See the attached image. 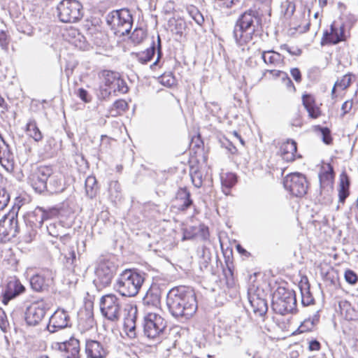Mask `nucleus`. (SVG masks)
<instances>
[{"label":"nucleus","instance_id":"nucleus-1","mask_svg":"<svg viewBox=\"0 0 358 358\" xmlns=\"http://www.w3.org/2000/svg\"><path fill=\"white\" fill-rule=\"evenodd\" d=\"M166 306L173 317L180 320L189 319L197 310L194 289L185 286L172 288L166 295Z\"/></svg>","mask_w":358,"mask_h":358},{"label":"nucleus","instance_id":"nucleus-2","mask_svg":"<svg viewBox=\"0 0 358 358\" xmlns=\"http://www.w3.org/2000/svg\"><path fill=\"white\" fill-rule=\"evenodd\" d=\"M262 17L255 9L250 8L242 13L236 20L233 37L237 45L243 46L253 39L261 27Z\"/></svg>","mask_w":358,"mask_h":358},{"label":"nucleus","instance_id":"nucleus-3","mask_svg":"<svg viewBox=\"0 0 358 358\" xmlns=\"http://www.w3.org/2000/svg\"><path fill=\"white\" fill-rule=\"evenodd\" d=\"M99 83V96L102 99L110 95H117V92L125 94L128 92L126 82L120 78L118 73L110 70H102L98 73Z\"/></svg>","mask_w":358,"mask_h":358},{"label":"nucleus","instance_id":"nucleus-4","mask_svg":"<svg viewBox=\"0 0 358 358\" xmlns=\"http://www.w3.org/2000/svg\"><path fill=\"white\" fill-rule=\"evenodd\" d=\"M144 275V273L136 269H126L118 277L115 287L122 296H134L145 280Z\"/></svg>","mask_w":358,"mask_h":358},{"label":"nucleus","instance_id":"nucleus-5","mask_svg":"<svg viewBox=\"0 0 358 358\" xmlns=\"http://www.w3.org/2000/svg\"><path fill=\"white\" fill-rule=\"evenodd\" d=\"M106 19L115 35L123 36L130 33L133 25V17L128 9L113 10L107 15Z\"/></svg>","mask_w":358,"mask_h":358},{"label":"nucleus","instance_id":"nucleus-6","mask_svg":"<svg viewBox=\"0 0 358 358\" xmlns=\"http://www.w3.org/2000/svg\"><path fill=\"white\" fill-rule=\"evenodd\" d=\"M272 308L276 313L282 315L292 313L296 308L295 292L279 287L273 295Z\"/></svg>","mask_w":358,"mask_h":358},{"label":"nucleus","instance_id":"nucleus-7","mask_svg":"<svg viewBox=\"0 0 358 358\" xmlns=\"http://www.w3.org/2000/svg\"><path fill=\"white\" fill-rule=\"evenodd\" d=\"M57 10L59 20L64 23H76L84 15L83 6L78 0H62Z\"/></svg>","mask_w":358,"mask_h":358},{"label":"nucleus","instance_id":"nucleus-8","mask_svg":"<svg viewBox=\"0 0 358 358\" xmlns=\"http://www.w3.org/2000/svg\"><path fill=\"white\" fill-rule=\"evenodd\" d=\"M116 272L115 264L106 259L100 260L95 267L93 283L98 289L108 286Z\"/></svg>","mask_w":358,"mask_h":358},{"label":"nucleus","instance_id":"nucleus-9","mask_svg":"<svg viewBox=\"0 0 358 358\" xmlns=\"http://www.w3.org/2000/svg\"><path fill=\"white\" fill-rule=\"evenodd\" d=\"M122 303L116 295L110 294L100 299V310L102 315L111 322L117 321L122 314Z\"/></svg>","mask_w":358,"mask_h":358},{"label":"nucleus","instance_id":"nucleus-10","mask_svg":"<svg viewBox=\"0 0 358 358\" xmlns=\"http://www.w3.org/2000/svg\"><path fill=\"white\" fill-rule=\"evenodd\" d=\"M143 333L149 338H160L166 328V322L159 315L149 313L143 320Z\"/></svg>","mask_w":358,"mask_h":358},{"label":"nucleus","instance_id":"nucleus-11","mask_svg":"<svg viewBox=\"0 0 358 358\" xmlns=\"http://www.w3.org/2000/svg\"><path fill=\"white\" fill-rule=\"evenodd\" d=\"M283 185L291 194L296 197L304 196L307 193L308 187L306 176L298 172L286 176L283 180Z\"/></svg>","mask_w":358,"mask_h":358},{"label":"nucleus","instance_id":"nucleus-12","mask_svg":"<svg viewBox=\"0 0 358 358\" xmlns=\"http://www.w3.org/2000/svg\"><path fill=\"white\" fill-rule=\"evenodd\" d=\"M59 211L57 208H49L45 210L42 207H36L32 212L29 213L24 217L26 227H34L39 229L42 227L44 221L51 220L57 217Z\"/></svg>","mask_w":358,"mask_h":358},{"label":"nucleus","instance_id":"nucleus-13","mask_svg":"<svg viewBox=\"0 0 358 358\" xmlns=\"http://www.w3.org/2000/svg\"><path fill=\"white\" fill-rule=\"evenodd\" d=\"M20 231L17 215L14 213L4 215L0 220V241L6 243L15 237Z\"/></svg>","mask_w":358,"mask_h":358},{"label":"nucleus","instance_id":"nucleus-14","mask_svg":"<svg viewBox=\"0 0 358 358\" xmlns=\"http://www.w3.org/2000/svg\"><path fill=\"white\" fill-rule=\"evenodd\" d=\"M334 178L333 166L330 164L322 165L319 172V180L320 195L324 198H329L333 192Z\"/></svg>","mask_w":358,"mask_h":358},{"label":"nucleus","instance_id":"nucleus-15","mask_svg":"<svg viewBox=\"0 0 358 358\" xmlns=\"http://www.w3.org/2000/svg\"><path fill=\"white\" fill-rule=\"evenodd\" d=\"M50 173L51 166H40L29 177V183L36 192H45L48 179Z\"/></svg>","mask_w":358,"mask_h":358},{"label":"nucleus","instance_id":"nucleus-16","mask_svg":"<svg viewBox=\"0 0 358 358\" xmlns=\"http://www.w3.org/2000/svg\"><path fill=\"white\" fill-rule=\"evenodd\" d=\"M345 40L344 24L338 26L335 22H334L330 26V31H329L328 30H326L324 32L323 37L321 41V45H336L341 41H345Z\"/></svg>","mask_w":358,"mask_h":358},{"label":"nucleus","instance_id":"nucleus-17","mask_svg":"<svg viewBox=\"0 0 358 358\" xmlns=\"http://www.w3.org/2000/svg\"><path fill=\"white\" fill-rule=\"evenodd\" d=\"M69 322V313L64 309H57L50 317L47 329L50 333H55L70 326Z\"/></svg>","mask_w":358,"mask_h":358},{"label":"nucleus","instance_id":"nucleus-18","mask_svg":"<svg viewBox=\"0 0 358 358\" xmlns=\"http://www.w3.org/2000/svg\"><path fill=\"white\" fill-rule=\"evenodd\" d=\"M46 309L43 303H34L27 308L25 320L30 326L37 325L44 317Z\"/></svg>","mask_w":358,"mask_h":358},{"label":"nucleus","instance_id":"nucleus-19","mask_svg":"<svg viewBox=\"0 0 358 358\" xmlns=\"http://www.w3.org/2000/svg\"><path fill=\"white\" fill-rule=\"evenodd\" d=\"M54 273L49 270L41 274H36L30 279L31 287L36 292H43L52 284Z\"/></svg>","mask_w":358,"mask_h":358},{"label":"nucleus","instance_id":"nucleus-20","mask_svg":"<svg viewBox=\"0 0 358 358\" xmlns=\"http://www.w3.org/2000/svg\"><path fill=\"white\" fill-rule=\"evenodd\" d=\"M47 189L45 192L49 194H59L66 189V185L62 176L59 173L53 171L51 167V173L48 179Z\"/></svg>","mask_w":358,"mask_h":358},{"label":"nucleus","instance_id":"nucleus-21","mask_svg":"<svg viewBox=\"0 0 358 358\" xmlns=\"http://www.w3.org/2000/svg\"><path fill=\"white\" fill-rule=\"evenodd\" d=\"M249 302L255 315L264 316L268 311V304L265 299L261 296L259 292H248Z\"/></svg>","mask_w":358,"mask_h":358},{"label":"nucleus","instance_id":"nucleus-22","mask_svg":"<svg viewBox=\"0 0 358 358\" xmlns=\"http://www.w3.org/2000/svg\"><path fill=\"white\" fill-rule=\"evenodd\" d=\"M24 290V287L21 284L19 280L14 279L10 280L3 293L2 302L5 305H7L11 299L23 293Z\"/></svg>","mask_w":358,"mask_h":358},{"label":"nucleus","instance_id":"nucleus-23","mask_svg":"<svg viewBox=\"0 0 358 358\" xmlns=\"http://www.w3.org/2000/svg\"><path fill=\"white\" fill-rule=\"evenodd\" d=\"M59 349L64 352L66 358H80V342L71 337L69 341L58 343Z\"/></svg>","mask_w":358,"mask_h":358},{"label":"nucleus","instance_id":"nucleus-24","mask_svg":"<svg viewBox=\"0 0 358 358\" xmlns=\"http://www.w3.org/2000/svg\"><path fill=\"white\" fill-rule=\"evenodd\" d=\"M85 353L87 358H105L108 350L100 342L90 340L86 342Z\"/></svg>","mask_w":358,"mask_h":358},{"label":"nucleus","instance_id":"nucleus-25","mask_svg":"<svg viewBox=\"0 0 358 358\" xmlns=\"http://www.w3.org/2000/svg\"><path fill=\"white\" fill-rule=\"evenodd\" d=\"M46 229L49 235L59 238L64 245L71 242L70 235L65 232V229L61 222H50L46 226Z\"/></svg>","mask_w":358,"mask_h":358},{"label":"nucleus","instance_id":"nucleus-26","mask_svg":"<svg viewBox=\"0 0 358 358\" xmlns=\"http://www.w3.org/2000/svg\"><path fill=\"white\" fill-rule=\"evenodd\" d=\"M176 201L178 210L181 211L187 210L193 205V201L191 199V194L187 188H180L176 196Z\"/></svg>","mask_w":358,"mask_h":358},{"label":"nucleus","instance_id":"nucleus-27","mask_svg":"<svg viewBox=\"0 0 358 358\" xmlns=\"http://www.w3.org/2000/svg\"><path fill=\"white\" fill-rule=\"evenodd\" d=\"M296 151V143L293 140H288L282 143L280 148L281 157L287 162H293L295 159Z\"/></svg>","mask_w":358,"mask_h":358},{"label":"nucleus","instance_id":"nucleus-28","mask_svg":"<svg viewBox=\"0 0 358 358\" xmlns=\"http://www.w3.org/2000/svg\"><path fill=\"white\" fill-rule=\"evenodd\" d=\"M262 59L266 64L280 66L284 64L285 57L274 50H265L262 52Z\"/></svg>","mask_w":358,"mask_h":358},{"label":"nucleus","instance_id":"nucleus-29","mask_svg":"<svg viewBox=\"0 0 358 358\" xmlns=\"http://www.w3.org/2000/svg\"><path fill=\"white\" fill-rule=\"evenodd\" d=\"M127 312V315L124 317V326L130 333L134 331L136 329V320L137 315L136 306H127L124 308Z\"/></svg>","mask_w":358,"mask_h":358},{"label":"nucleus","instance_id":"nucleus-30","mask_svg":"<svg viewBox=\"0 0 358 358\" xmlns=\"http://www.w3.org/2000/svg\"><path fill=\"white\" fill-rule=\"evenodd\" d=\"M340 188L338 191L339 202L344 203L349 196L350 179L346 173L343 172L340 176Z\"/></svg>","mask_w":358,"mask_h":358},{"label":"nucleus","instance_id":"nucleus-31","mask_svg":"<svg viewBox=\"0 0 358 358\" xmlns=\"http://www.w3.org/2000/svg\"><path fill=\"white\" fill-rule=\"evenodd\" d=\"M161 294L158 287H152L143 298V303L148 306L157 307L160 304Z\"/></svg>","mask_w":358,"mask_h":358},{"label":"nucleus","instance_id":"nucleus-32","mask_svg":"<svg viewBox=\"0 0 358 358\" xmlns=\"http://www.w3.org/2000/svg\"><path fill=\"white\" fill-rule=\"evenodd\" d=\"M26 130L27 134L35 141L38 142L42 140V133L37 127L36 122L34 120H29L26 125Z\"/></svg>","mask_w":358,"mask_h":358},{"label":"nucleus","instance_id":"nucleus-33","mask_svg":"<svg viewBox=\"0 0 358 358\" xmlns=\"http://www.w3.org/2000/svg\"><path fill=\"white\" fill-rule=\"evenodd\" d=\"M236 176L233 173H227L221 177L223 192L228 194L230 189L236 183Z\"/></svg>","mask_w":358,"mask_h":358},{"label":"nucleus","instance_id":"nucleus-34","mask_svg":"<svg viewBox=\"0 0 358 358\" xmlns=\"http://www.w3.org/2000/svg\"><path fill=\"white\" fill-rule=\"evenodd\" d=\"M85 192L86 195L90 198H94L97 192L96 179L93 176H89L85 180Z\"/></svg>","mask_w":358,"mask_h":358},{"label":"nucleus","instance_id":"nucleus-35","mask_svg":"<svg viewBox=\"0 0 358 358\" xmlns=\"http://www.w3.org/2000/svg\"><path fill=\"white\" fill-rule=\"evenodd\" d=\"M155 54V42L153 41L152 45L148 48L145 51L138 53L137 55L138 60L141 64H146L150 62Z\"/></svg>","mask_w":358,"mask_h":358},{"label":"nucleus","instance_id":"nucleus-36","mask_svg":"<svg viewBox=\"0 0 358 358\" xmlns=\"http://www.w3.org/2000/svg\"><path fill=\"white\" fill-rule=\"evenodd\" d=\"M68 244L66 250L64 249L65 251V257L67 263L73 265L76 260V250L78 248V244L76 243H71V242Z\"/></svg>","mask_w":358,"mask_h":358},{"label":"nucleus","instance_id":"nucleus-37","mask_svg":"<svg viewBox=\"0 0 358 358\" xmlns=\"http://www.w3.org/2000/svg\"><path fill=\"white\" fill-rule=\"evenodd\" d=\"M301 303L303 306H308L312 305L314 303L315 299L310 292L309 286H308L306 288L301 287Z\"/></svg>","mask_w":358,"mask_h":358},{"label":"nucleus","instance_id":"nucleus-38","mask_svg":"<svg viewBox=\"0 0 358 358\" xmlns=\"http://www.w3.org/2000/svg\"><path fill=\"white\" fill-rule=\"evenodd\" d=\"M145 37V32L142 28H136L130 36L131 40L136 44L141 43Z\"/></svg>","mask_w":358,"mask_h":358},{"label":"nucleus","instance_id":"nucleus-39","mask_svg":"<svg viewBox=\"0 0 358 358\" xmlns=\"http://www.w3.org/2000/svg\"><path fill=\"white\" fill-rule=\"evenodd\" d=\"M354 76L352 73H348L343 76L341 79L337 80L336 86H338L342 90L347 89L351 84L352 77Z\"/></svg>","mask_w":358,"mask_h":358},{"label":"nucleus","instance_id":"nucleus-40","mask_svg":"<svg viewBox=\"0 0 358 358\" xmlns=\"http://www.w3.org/2000/svg\"><path fill=\"white\" fill-rule=\"evenodd\" d=\"M344 278L345 281L351 285H355L358 282L357 274L351 269L345 270L344 273Z\"/></svg>","mask_w":358,"mask_h":358},{"label":"nucleus","instance_id":"nucleus-41","mask_svg":"<svg viewBox=\"0 0 358 358\" xmlns=\"http://www.w3.org/2000/svg\"><path fill=\"white\" fill-rule=\"evenodd\" d=\"M37 234V229L34 227H27V231L22 236V241L27 243H31Z\"/></svg>","mask_w":358,"mask_h":358},{"label":"nucleus","instance_id":"nucleus-42","mask_svg":"<svg viewBox=\"0 0 358 358\" xmlns=\"http://www.w3.org/2000/svg\"><path fill=\"white\" fill-rule=\"evenodd\" d=\"M160 83L164 85V86H167V87H171L173 85H175V83H176V79L174 78V76H173V73H164L161 77H160Z\"/></svg>","mask_w":358,"mask_h":358},{"label":"nucleus","instance_id":"nucleus-43","mask_svg":"<svg viewBox=\"0 0 358 358\" xmlns=\"http://www.w3.org/2000/svg\"><path fill=\"white\" fill-rule=\"evenodd\" d=\"M317 129H319L321 132L323 142L327 145L331 144L332 138L331 136L330 129L327 127H322L320 126H317Z\"/></svg>","mask_w":358,"mask_h":358},{"label":"nucleus","instance_id":"nucleus-44","mask_svg":"<svg viewBox=\"0 0 358 358\" xmlns=\"http://www.w3.org/2000/svg\"><path fill=\"white\" fill-rule=\"evenodd\" d=\"M280 50L287 51L290 55L292 56H299L301 55L302 51L300 48L297 47H289L287 44H282L280 46Z\"/></svg>","mask_w":358,"mask_h":358},{"label":"nucleus","instance_id":"nucleus-45","mask_svg":"<svg viewBox=\"0 0 358 358\" xmlns=\"http://www.w3.org/2000/svg\"><path fill=\"white\" fill-rule=\"evenodd\" d=\"M192 181L196 187H200L202 185V174L201 172L195 171L191 174Z\"/></svg>","mask_w":358,"mask_h":358},{"label":"nucleus","instance_id":"nucleus-46","mask_svg":"<svg viewBox=\"0 0 358 358\" xmlns=\"http://www.w3.org/2000/svg\"><path fill=\"white\" fill-rule=\"evenodd\" d=\"M10 196L8 192L2 189L0 191V210L3 209L8 203Z\"/></svg>","mask_w":358,"mask_h":358},{"label":"nucleus","instance_id":"nucleus-47","mask_svg":"<svg viewBox=\"0 0 358 358\" xmlns=\"http://www.w3.org/2000/svg\"><path fill=\"white\" fill-rule=\"evenodd\" d=\"M310 117L315 119L320 116L321 111L320 108L315 104L306 109Z\"/></svg>","mask_w":358,"mask_h":358},{"label":"nucleus","instance_id":"nucleus-48","mask_svg":"<svg viewBox=\"0 0 358 358\" xmlns=\"http://www.w3.org/2000/svg\"><path fill=\"white\" fill-rule=\"evenodd\" d=\"M302 102L306 109L316 104L314 97L310 94H303Z\"/></svg>","mask_w":358,"mask_h":358},{"label":"nucleus","instance_id":"nucleus-49","mask_svg":"<svg viewBox=\"0 0 358 358\" xmlns=\"http://www.w3.org/2000/svg\"><path fill=\"white\" fill-rule=\"evenodd\" d=\"M186 28V23L184 20L179 19L176 20L174 29L176 34L182 35Z\"/></svg>","mask_w":358,"mask_h":358},{"label":"nucleus","instance_id":"nucleus-50","mask_svg":"<svg viewBox=\"0 0 358 358\" xmlns=\"http://www.w3.org/2000/svg\"><path fill=\"white\" fill-rule=\"evenodd\" d=\"M113 106L119 110V112H123L127 110L128 104L123 99H119L115 101Z\"/></svg>","mask_w":358,"mask_h":358},{"label":"nucleus","instance_id":"nucleus-51","mask_svg":"<svg viewBox=\"0 0 358 358\" xmlns=\"http://www.w3.org/2000/svg\"><path fill=\"white\" fill-rule=\"evenodd\" d=\"M320 310H317L312 317H308L307 320H305V324L310 323L311 327H314L316 325L320 320Z\"/></svg>","mask_w":358,"mask_h":358},{"label":"nucleus","instance_id":"nucleus-52","mask_svg":"<svg viewBox=\"0 0 358 358\" xmlns=\"http://www.w3.org/2000/svg\"><path fill=\"white\" fill-rule=\"evenodd\" d=\"M291 75L296 82L300 83L301 81V71L298 68H293L290 70Z\"/></svg>","mask_w":358,"mask_h":358},{"label":"nucleus","instance_id":"nucleus-53","mask_svg":"<svg viewBox=\"0 0 358 358\" xmlns=\"http://www.w3.org/2000/svg\"><path fill=\"white\" fill-rule=\"evenodd\" d=\"M162 56V52L161 39H160L159 35H158L157 36V58L156 61L151 65V67L157 65V62H159V60Z\"/></svg>","mask_w":358,"mask_h":358},{"label":"nucleus","instance_id":"nucleus-54","mask_svg":"<svg viewBox=\"0 0 358 358\" xmlns=\"http://www.w3.org/2000/svg\"><path fill=\"white\" fill-rule=\"evenodd\" d=\"M266 73H269L271 74L273 77H281L282 79H284V77H287V73L285 72L281 71H277V70H266Z\"/></svg>","mask_w":358,"mask_h":358},{"label":"nucleus","instance_id":"nucleus-55","mask_svg":"<svg viewBox=\"0 0 358 358\" xmlns=\"http://www.w3.org/2000/svg\"><path fill=\"white\" fill-rule=\"evenodd\" d=\"M78 96L85 102L87 103L90 101V99H88V92L87 90H85L83 88H80L78 90Z\"/></svg>","mask_w":358,"mask_h":358},{"label":"nucleus","instance_id":"nucleus-56","mask_svg":"<svg viewBox=\"0 0 358 358\" xmlns=\"http://www.w3.org/2000/svg\"><path fill=\"white\" fill-rule=\"evenodd\" d=\"M308 349L310 351H317L320 349V343L317 340H312L309 342Z\"/></svg>","mask_w":358,"mask_h":358},{"label":"nucleus","instance_id":"nucleus-57","mask_svg":"<svg viewBox=\"0 0 358 358\" xmlns=\"http://www.w3.org/2000/svg\"><path fill=\"white\" fill-rule=\"evenodd\" d=\"M352 107V102L351 101H345L341 107L342 110L343 111V115L348 113Z\"/></svg>","mask_w":358,"mask_h":358},{"label":"nucleus","instance_id":"nucleus-58","mask_svg":"<svg viewBox=\"0 0 358 358\" xmlns=\"http://www.w3.org/2000/svg\"><path fill=\"white\" fill-rule=\"evenodd\" d=\"M339 307L341 309V311L342 313L345 312V315L347 317H348V312H350L352 310V308L350 307V304H339Z\"/></svg>","mask_w":358,"mask_h":358},{"label":"nucleus","instance_id":"nucleus-59","mask_svg":"<svg viewBox=\"0 0 358 358\" xmlns=\"http://www.w3.org/2000/svg\"><path fill=\"white\" fill-rule=\"evenodd\" d=\"M193 19L199 25H201L202 23L204 22V18H203V15L198 11L193 16Z\"/></svg>","mask_w":358,"mask_h":358},{"label":"nucleus","instance_id":"nucleus-60","mask_svg":"<svg viewBox=\"0 0 358 358\" xmlns=\"http://www.w3.org/2000/svg\"><path fill=\"white\" fill-rule=\"evenodd\" d=\"M200 231L202 233V237L203 239H207L209 234H208V228L202 225L200 227Z\"/></svg>","mask_w":358,"mask_h":358},{"label":"nucleus","instance_id":"nucleus-61","mask_svg":"<svg viewBox=\"0 0 358 358\" xmlns=\"http://www.w3.org/2000/svg\"><path fill=\"white\" fill-rule=\"evenodd\" d=\"M291 124L294 127H301L302 126V121H301V118L300 117V115H298V117L293 120L292 121V123Z\"/></svg>","mask_w":358,"mask_h":358},{"label":"nucleus","instance_id":"nucleus-62","mask_svg":"<svg viewBox=\"0 0 358 358\" xmlns=\"http://www.w3.org/2000/svg\"><path fill=\"white\" fill-rule=\"evenodd\" d=\"M282 80L285 82V84L287 87H292L293 89H294V85L292 81L288 77L287 74V77H284V79H282Z\"/></svg>","mask_w":358,"mask_h":358},{"label":"nucleus","instance_id":"nucleus-63","mask_svg":"<svg viewBox=\"0 0 358 358\" xmlns=\"http://www.w3.org/2000/svg\"><path fill=\"white\" fill-rule=\"evenodd\" d=\"M314 327H311L310 324H305V321L302 323L300 327L301 331H309L311 330Z\"/></svg>","mask_w":358,"mask_h":358},{"label":"nucleus","instance_id":"nucleus-64","mask_svg":"<svg viewBox=\"0 0 358 358\" xmlns=\"http://www.w3.org/2000/svg\"><path fill=\"white\" fill-rule=\"evenodd\" d=\"M236 250L240 254H242V255H244L246 256H248L249 255V252L240 245H238L236 246Z\"/></svg>","mask_w":358,"mask_h":358}]
</instances>
